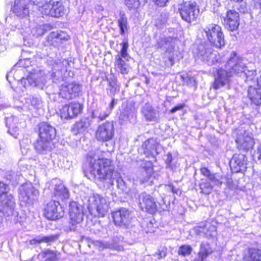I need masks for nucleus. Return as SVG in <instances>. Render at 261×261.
<instances>
[{
    "label": "nucleus",
    "instance_id": "1",
    "mask_svg": "<svg viewBox=\"0 0 261 261\" xmlns=\"http://www.w3.org/2000/svg\"><path fill=\"white\" fill-rule=\"evenodd\" d=\"M87 161L89 163L90 173L94 177L106 184L108 187L114 185L116 180L117 186L122 192L129 194L133 192L127 187L123 179L115 171L111 160L106 158L99 159L93 152L88 154Z\"/></svg>",
    "mask_w": 261,
    "mask_h": 261
},
{
    "label": "nucleus",
    "instance_id": "2",
    "mask_svg": "<svg viewBox=\"0 0 261 261\" xmlns=\"http://www.w3.org/2000/svg\"><path fill=\"white\" fill-rule=\"evenodd\" d=\"M225 67L226 70L220 69L217 71V74L215 78L213 87L215 89H218L223 87L229 81V77L233 74L238 75L245 77L246 81L249 79H252V72H246L245 64L243 62V59L237 55L236 52H231L228 58Z\"/></svg>",
    "mask_w": 261,
    "mask_h": 261
},
{
    "label": "nucleus",
    "instance_id": "3",
    "mask_svg": "<svg viewBox=\"0 0 261 261\" xmlns=\"http://www.w3.org/2000/svg\"><path fill=\"white\" fill-rule=\"evenodd\" d=\"M202 34L204 39L217 48H221L225 44L224 35L221 27L211 23L202 28Z\"/></svg>",
    "mask_w": 261,
    "mask_h": 261
},
{
    "label": "nucleus",
    "instance_id": "4",
    "mask_svg": "<svg viewBox=\"0 0 261 261\" xmlns=\"http://www.w3.org/2000/svg\"><path fill=\"white\" fill-rule=\"evenodd\" d=\"M88 208L91 214L103 217L108 213L109 206L105 198L98 194H93L88 199Z\"/></svg>",
    "mask_w": 261,
    "mask_h": 261
},
{
    "label": "nucleus",
    "instance_id": "5",
    "mask_svg": "<svg viewBox=\"0 0 261 261\" xmlns=\"http://www.w3.org/2000/svg\"><path fill=\"white\" fill-rule=\"evenodd\" d=\"M114 126L113 121H107L100 124L95 132L96 139L102 143H106L108 146V142L111 144V150H113V143H110L114 136Z\"/></svg>",
    "mask_w": 261,
    "mask_h": 261
},
{
    "label": "nucleus",
    "instance_id": "6",
    "mask_svg": "<svg viewBox=\"0 0 261 261\" xmlns=\"http://www.w3.org/2000/svg\"><path fill=\"white\" fill-rule=\"evenodd\" d=\"M178 10L182 19L189 23L195 20L199 12L196 3L191 2L184 3Z\"/></svg>",
    "mask_w": 261,
    "mask_h": 261
},
{
    "label": "nucleus",
    "instance_id": "7",
    "mask_svg": "<svg viewBox=\"0 0 261 261\" xmlns=\"http://www.w3.org/2000/svg\"><path fill=\"white\" fill-rule=\"evenodd\" d=\"M70 220L69 222V230H75L77 225L83 220L84 214L83 207L75 202H72L69 205Z\"/></svg>",
    "mask_w": 261,
    "mask_h": 261
},
{
    "label": "nucleus",
    "instance_id": "8",
    "mask_svg": "<svg viewBox=\"0 0 261 261\" xmlns=\"http://www.w3.org/2000/svg\"><path fill=\"white\" fill-rule=\"evenodd\" d=\"M236 142L239 150L247 151L254 145L252 133L250 129L239 130L237 133Z\"/></svg>",
    "mask_w": 261,
    "mask_h": 261
},
{
    "label": "nucleus",
    "instance_id": "9",
    "mask_svg": "<svg viewBox=\"0 0 261 261\" xmlns=\"http://www.w3.org/2000/svg\"><path fill=\"white\" fill-rule=\"evenodd\" d=\"M82 88V85L75 82L65 83L60 88L59 96L67 100L75 98L80 95Z\"/></svg>",
    "mask_w": 261,
    "mask_h": 261
},
{
    "label": "nucleus",
    "instance_id": "10",
    "mask_svg": "<svg viewBox=\"0 0 261 261\" xmlns=\"http://www.w3.org/2000/svg\"><path fill=\"white\" fill-rule=\"evenodd\" d=\"M44 214L48 220H56L63 216L64 211L58 201L52 200L46 204Z\"/></svg>",
    "mask_w": 261,
    "mask_h": 261
},
{
    "label": "nucleus",
    "instance_id": "11",
    "mask_svg": "<svg viewBox=\"0 0 261 261\" xmlns=\"http://www.w3.org/2000/svg\"><path fill=\"white\" fill-rule=\"evenodd\" d=\"M194 54H197L198 58L203 61H206L210 63L217 62V60L214 61L216 55L212 53V49L207 43H200L194 50Z\"/></svg>",
    "mask_w": 261,
    "mask_h": 261
},
{
    "label": "nucleus",
    "instance_id": "12",
    "mask_svg": "<svg viewBox=\"0 0 261 261\" xmlns=\"http://www.w3.org/2000/svg\"><path fill=\"white\" fill-rule=\"evenodd\" d=\"M82 105L77 102H71L64 105L60 110L61 118L68 119L76 117L82 110Z\"/></svg>",
    "mask_w": 261,
    "mask_h": 261
},
{
    "label": "nucleus",
    "instance_id": "13",
    "mask_svg": "<svg viewBox=\"0 0 261 261\" xmlns=\"http://www.w3.org/2000/svg\"><path fill=\"white\" fill-rule=\"evenodd\" d=\"M15 202L12 194L9 193L0 198V212L6 216L14 214Z\"/></svg>",
    "mask_w": 261,
    "mask_h": 261
},
{
    "label": "nucleus",
    "instance_id": "14",
    "mask_svg": "<svg viewBox=\"0 0 261 261\" xmlns=\"http://www.w3.org/2000/svg\"><path fill=\"white\" fill-rule=\"evenodd\" d=\"M113 218L116 225L127 227L132 219L130 211L125 208H121L113 213Z\"/></svg>",
    "mask_w": 261,
    "mask_h": 261
},
{
    "label": "nucleus",
    "instance_id": "15",
    "mask_svg": "<svg viewBox=\"0 0 261 261\" xmlns=\"http://www.w3.org/2000/svg\"><path fill=\"white\" fill-rule=\"evenodd\" d=\"M139 205L142 210L153 214L157 210L154 199L145 192L142 193L139 197Z\"/></svg>",
    "mask_w": 261,
    "mask_h": 261
},
{
    "label": "nucleus",
    "instance_id": "16",
    "mask_svg": "<svg viewBox=\"0 0 261 261\" xmlns=\"http://www.w3.org/2000/svg\"><path fill=\"white\" fill-rule=\"evenodd\" d=\"M177 41L178 40L176 38L161 36L156 40L155 47L157 48H161L166 53L170 54L174 51Z\"/></svg>",
    "mask_w": 261,
    "mask_h": 261
},
{
    "label": "nucleus",
    "instance_id": "17",
    "mask_svg": "<svg viewBox=\"0 0 261 261\" xmlns=\"http://www.w3.org/2000/svg\"><path fill=\"white\" fill-rule=\"evenodd\" d=\"M42 13L54 17H59L64 14V8L61 2H54L51 5L43 6Z\"/></svg>",
    "mask_w": 261,
    "mask_h": 261
},
{
    "label": "nucleus",
    "instance_id": "18",
    "mask_svg": "<svg viewBox=\"0 0 261 261\" xmlns=\"http://www.w3.org/2000/svg\"><path fill=\"white\" fill-rule=\"evenodd\" d=\"M224 24L226 28L233 32L238 30L239 22V14L234 10H228L224 17Z\"/></svg>",
    "mask_w": 261,
    "mask_h": 261
},
{
    "label": "nucleus",
    "instance_id": "19",
    "mask_svg": "<svg viewBox=\"0 0 261 261\" xmlns=\"http://www.w3.org/2000/svg\"><path fill=\"white\" fill-rule=\"evenodd\" d=\"M20 195L23 201L30 203L35 199L38 195V192L31 183H25L20 189Z\"/></svg>",
    "mask_w": 261,
    "mask_h": 261
},
{
    "label": "nucleus",
    "instance_id": "20",
    "mask_svg": "<svg viewBox=\"0 0 261 261\" xmlns=\"http://www.w3.org/2000/svg\"><path fill=\"white\" fill-rule=\"evenodd\" d=\"M11 11L17 17L24 18L29 15V3L27 0H15Z\"/></svg>",
    "mask_w": 261,
    "mask_h": 261
},
{
    "label": "nucleus",
    "instance_id": "21",
    "mask_svg": "<svg viewBox=\"0 0 261 261\" xmlns=\"http://www.w3.org/2000/svg\"><path fill=\"white\" fill-rule=\"evenodd\" d=\"M159 143L155 139L150 138L143 143L140 150H142L143 153L146 156L149 155L155 156L159 154Z\"/></svg>",
    "mask_w": 261,
    "mask_h": 261
},
{
    "label": "nucleus",
    "instance_id": "22",
    "mask_svg": "<svg viewBox=\"0 0 261 261\" xmlns=\"http://www.w3.org/2000/svg\"><path fill=\"white\" fill-rule=\"evenodd\" d=\"M39 138L52 141L56 136L55 128L50 124L43 122L39 124Z\"/></svg>",
    "mask_w": 261,
    "mask_h": 261
},
{
    "label": "nucleus",
    "instance_id": "23",
    "mask_svg": "<svg viewBox=\"0 0 261 261\" xmlns=\"http://www.w3.org/2000/svg\"><path fill=\"white\" fill-rule=\"evenodd\" d=\"M8 132L15 138H17L20 132V126L18 118L13 115L8 116L5 119Z\"/></svg>",
    "mask_w": 261,
    "mask_h": 261
},
{
    "label": "nucleus",
    "instance_id": "24",
    "mask_svg": "<svg viewBox=\"0 0 261 261\" xmlns=\"http://www.w3.org/2000/svg\"><path fill=\"white\" fill-rule=\"evenodd\" d=\"M69 38L68 34L62 31L51 32L46 38V41L49 45L55 47L59 46L63 40H67Z\"/></svg>",
    "mask_w": 261,
    "mask_h": 261
},
{
    "label": "nucleus",
    "instance_id": "25",
    "mask_svg": "<svg viewBox=\"0 0 261 261\" xmlns=\"http://www.w3.org/2000/svg\"><path fill=\"white\" fill-rule=\"evenodd\" d=\"M34 147L37 153L46 154L52 150L54 146L52 141L39 138L34 143Z\"/></svg>",
    "mask_w": 261,
    "mask_h": 261
},
{
    "label": "nucleus",
    "instance_id": "26",
    "mask_svg": "<svg viewBox=\"0 0 261 261\" xmlns=\"http://www.w3.org/2000/svg\"><path fill=\"white\" fill-rule=\"evenodd\" d=\"M136 111L134 105L132 102L123 103L122 105V110L119 115L120 121L125 122L128 121L133 117Z\"/></svg>",
    "mask_w": 261,
    "mask_h": 261
},
{
    "label": "nucleus",
    "instance_id": "27",
    "mask_svg": "<svg viewBox=\"0 0 261 261\" xmlns=\"http://www.w3.org/2000/svg\"><path fill=\"white\" fill-rule=\"evenodd\" d=\"M247 158L243 154H236L233 155L230 161V164L235 169L236 171H241L246 168Z\"/></svg>",
    "mask_w": 261,
    "mask_h": 261
},
{
    "label": "nucleus",
    "instance_id": "28",
    "mask_svg": "<svg viewBox=\"0 0 261 261\" xmlns=\"http://www.w3.org/2000/svg\"><path fill=\"white\" fill-rule=\"evenodd\" d=\"M141 113L147 121H156L158 120V114L148 103H145L142 108Z\"/></svg>",
    "mask_w": 261,
    "mask_h": 261
},
{
    "label": "nucleus",
    "instance_id": "29",
    "mask_svg": "<svg viewBox=\"0 0 261 261\" xmlns=\"http://www.w3.org/2000/svg\"><path fill=\"white\" fill-rule=\"evenodd\" d=\"M53 194L55 197L61 200L67 199L69 196L67 189L60 181H58L55 184Z\"/></svg>",
    "mask_w": 261,
    "mask_h": 261
},
{
    "label": "nucleus",
    "instance_id": "30",
    "mask_svg": "<svg viewBox=\"0 0 261 261\" xmlns=\"http://www.w3.org/2000/svg\"><path fill=\"white\" fill-rule=\"evenodd\" d=\"M153 173V169L151 167L142 168L138 172L136 178L134 181L140 184H143L147 182L151 177Z\"/></svg>",
    "mask_w": 261,
    "mask_h": 261
},
{
    "label": "nucleus",
    "instance_id": "31",
    "mask_svg": "<svg viewBox=\"0 0 261 261\" xmlns=\"http://www.w3.org/2000/svg\"><path fill=\"white\" fill-rule=\"evenodd\" d=\"M248 96L251 101L256 106L261 105V87H249Z\"/></svg>",
    "mask_w": 261,
    "mask_h": 261
},
{
    "label": "nucleus",
    "instance_id": "32",
    "mask_svg": "<svg viewBox=\"0 0 261 261\" xmlns=\"http://www.w3.org/2000/svg\"><path fill=\"white\" fill-rule=\"evenodd\" d=\"M59 239L58 234H51L49 236H38L30 241V243L32 245L40 244L42 243H45L48 244L55 242Z\"/></svg>",
    "mask_w": 261,
    "mask_h": 261
},
{
    "label": "nucleus",
    "instance_id": "33",
    "mask_svg": "<svg viewBox=\"0 0 261 261\" xmlns=\"http://www.w3.org/2000/svg\"><path fill=\"white\" fill-rule=\"evenodd\" d=\"M90 125V120L87 118H83L73 125L72 129V132L76 135L84 133Z\"/></svg>",
    "mask_w": 261,
    "mask_h": 261
},
{
    "label": "nucleus",
    "instance_id": "34",
    "mask_svg": "<svg viewBox=\"0 0 261 261\" xmlns=\"http://www.w3.org/2000/svg\"><path fill=\"white\" fill-rule=\"evenodd\" d=\"M107 80L108 82V93L111 96H114L120 91L117 79L113 75H110L107 77Z\"/></svg>",
    "mask_w": 261,
    "mask_h": 261
},
{
    "label": "nucleus",
    "instance_id": "35",
    "mask_svg": "<svg viewBox=\"0 0 261 261\" xmlns=\"http://www.w3.org/2000/svg\"><path fill=\"white\" fill-rule=\"evenodd\" d=\"M115 68L121 74H126L129 70L128 65L122 59L119 55L115 57Z\"/></svg>",
    "mask_w": 261,
    "mask_h": 261
},
{
    "label": "nucleus",
    "instance_id": "36",
    "mask_svg": "<svg viewBox=\"0 0 261 261\" xmlns=\"http://www.w3.org/2000/svg\"><path fill=\"white\" fill-rule=\"evenodd\" d=\"M243 259L244 261H261V250L250 249L245 253Z\"/></svg>",
    "mask_w": 261,
    "mask_h": 261
},
{
    "label": "nucleus",
    "instance_id": "37",
    "mask_svg": "<svg viewBox=\"0 0 261 261\" xmlns=\"http://www.w3.org/2000/svg\"><path fill=\"white\" fill-rule=\"evenodd\" d=\"M156 226V224L154 219H144L141 224V227L146 233L153 232Z\"/></svg>",
    "mask_w": 261,
    "mask_h": 261
},
{
    "label": "nucleus",
    "instance_id": "38",
    "mask_svg": "<svg viewBox=\"0 0 261 261\" xmlns=\"http://www.w3.org/2000/svg\"><path fill=\"white\" fill-rule=\"evenodd\" d=\"M40 255L45 258V261H57L60 253L57 250L46 249L42 251Z\"/></svg>",
    "mask_w": 261,
    "mask_h": 261
},
{
    "label": "nucleus",
    "instance_id": "39",
    "mask_svg": "<svg viewBox=\"0 0 261 261\" xmlns=\"http://www.w3.org/2000/svg\"><path fill=\"white\" fill-rule=\"evenodd\" d=\"M213 251L214 250L209 244L202 242L200 245L198 257H202V258H205L209 255L212 254Z\"/></svg>",
    "mask_w": 261,
    "mask_h": 261
},
{
    "label": "nucleus",
    "instance_id": "40",
    "mask_svg": "<svg viewBox=\"0 0 261 261\" xmlns=\"http://www.w3.org/2000/svg\"><path fill=\"white\" fill-rule=\"evenodd\" d=\"M110 111L108 109L102 110L100 107L96 108L92 113L93 118H97L99 121H102L106 119L110 115Z\"/></svg>",
    "mask_w": 261,
    "mask_h": 261
},
{
    "label": "nucleus",
    "instance_id": "41",
    "mask_svg": "<svg viewBox=\"0 0 261 261\" xmlns=\"http://www.w3.org/2000/svg\"><path fill=\"white\" fill-rule=\"evenodd\" d=\"M118 22L120 31V34L123 35L125 33V31L127 30V18L125 14L122 11L120 12Z\"/></svg>",
    "mask_w": 261,
    "mask_h": 261
},
{
    "label": "nucleus",
    "instance_id": "42",
    "mask_svg": "<svg viewBox=\"0 0 261 261\" xmlns=\"http://www.w3.org/2000/svg\"><path fill=\"white\" fill-rule=\"evenodd\" d=\"M51 27L49 24H44L42 25L37 26L33 30L34 35L37 37L43 35L46 32L50 30Z\"/></svg>",
    "mask_w": 261,
    "mask_h": 261
},
{
    "label": "nucleus",
    "instance_id": "43",
    "mask_svg": "<svg viewBox=\"0 0 261 261\" xmlns=\"http://www.w3.org/2000/svg\"><path fill=\"white\" fill-rule=\"evenodd\" d=\"M222 175L219 173H213L208 179L213 187H220L222 185Z\"/></svg>",
    "mask_w": 261,
    "mask_h": 261
},
{
    "label": "nucleus",
    "instance_id": "44",
    "mask_svg": "<svg viewBox=\"0 0 261 261\" xmlns=\"http://www.w3.org/2000/svg\"><path fill=\"white\" fill-rule=\"evenodd\" d=\"M129 9L137 8L141 4L144 5L147 0H123Z\"/></svg>",
    "mask_w": 261,
    "mask_h": 261
},
{
    "label": "nucleus",
    "instance_id": "45",
    "mask_svg": "<svg viewBox=\"0 0 261 261\" xmlns=\"http://www.w3.org/2000/svg\"><path fill=\"white\" fill-rule=\"evenodd\" d=\"M199 187L201 192L206 195L209 194L214 187L209 181H202L200 183Z\"/></svg>",
    "mask_w": 261,
    "mask_h": 261
},
{
    "label": "nucleus",
    "instance_id": "46",
    "mask_svg": "<svg viewBox=\"0 0 261 261\" xmlns=\"http://www.w3.org/2000/svg\"><path fill=\"white\" fill-rule=\"evenodd\" d=\"M27 100L28 102L30 103L36 109H39L42 105L41 98L39 96H30Z\"/></svg>",
    "mask_w": 261,
    "mask_h": 261
},
{
    "label": "nucleus",
    "instance_id": "47",
    "mask_svg": "<svg viewBox=\"0 0 261 261\" xmlns=\"http://www.w3.org/2000/svg\"><path fill=\"white\" fill-rule=\"evenodd\" d=\"M192 250L193 249L191 246L188 245H184L181 246L179 247L178 250V254L179 255L186 256L187 255H189L190 254H191Z\"/></svg>",
    "mask_w": 261,
    "mask_h": 261
},
{
    "label": "nucleus",
    "instance_id": "48",
    "mask_svg": "<svg viewBox=\"0 0 261 261\" xmlns=\"http://www.w3.org/2000/svg\"><path fill=\"white\" fill-rule=\"evenodd\" d=\"M122 45V48L120 50V56L122 59H124L125 60L128 61V58H129L128 53H127V50L128 47V44L127 41H123L121 43Z\"/></svg>",
    "mask_w": 261,
    "mask_h": 261
},
{
    "label": "nucleus",
    "instance_id": "49",
    "mask_svg": "<svg viewBox=\"0 0 261 261\" xmlns=\"http://www.w3.org/2000/svg\"><path fill=\"white\" fill-rule=\"evenodd\" d=\"M9 188L8 185L0 182V198H3L5 195L9 194Z\"/></svg>",
    "mask_w": 261,
    "mask_h": 261
},
{
    "label": "nucleus",
    "instance_id": "50",
    "mask_svg": "<svg viewBox=\"0 0 261 261\" xmlns=\"http://www.w3.org/2000/svg\"><path fill=\"white\" fill-rule=\"evenodd\" d=\"M167 254V248L165 247H163L161 250H159V251L155 252L154 254V256H157L158 259H161L165 257Z\"/></svg>",
    "mask_w": 261,
    "mask_h": 261
},
{
    "label": "nucleus",
    "instance_id": "51",
    "mask_svg": "<svg viewBox=\"0 0 261 261\" xmlns=\"http://www.w3.org/2000/svg\"><path fill=\"white\" fill-rule=\"evenodd\" d=\"M172 161V157L171 153L169 152L167 154V158L166 159V164L167 168H168L171 170H173V166L171 164Z\"/></svg>",
    "mask_w": 261,
    "mask_h": 261
},
{
    "label": "nucleus",
    "instance_id": "52",
    "mask_svg": "<svg viewBox=\"0 0 261 261\" xmlns=\"http://www.w3.org/2000/svg\"><path fill=\"white\" fill-rule=\"evenodd\" d=\"M103 247L106 248L114 249L118 251H121L122 249V247L119 246H115L113 244H111L108 243H105L103 244Z\"/></svg>",
    "mask_w": 261,
    "mask_h": 261
},
{
    "label": "nucleus",
    "instance_id": "53",
    "mask_svg": "<svg viewBox=\"0 0 261 261\" xmlns=\"http://www.w3.org/2000/svg\"><path fill=\"white\" fill-rule=\"evenodd\" d=\"M201 173L202 175L206 176L208 179L212 175L213 173H211L210 171L205 167H203L200 169Z\"/></svg>",
    "mask_w": 261,
    "mask_h": 261
},
{
    "label": "nucleus",
    "instance_id": "54",
    "mask_svg": "<svg viewBox=\"0 0 261 261\" xmlns=\"http://www.w3.org/2000/svg\"><path fill=\"white\" fill-rule=\"evenodd\" d=\"M25 81L28 82V83L32 86H35V87H38L39 86V84L37 83L36 81H35L34 79H33L31 77H30L28 78L27 79L25 80Z\"/></svg>",
    "mask_w": 261,
    "mask_h": 261
},
{
    "label": "nucleus",
    "instance_id": "55",
    "mask_svg": "<svg viewBox=\"0 0 261 261\" xmlns=\"http://www.w3.org/2000/svg\"><path fill=\"white\" fill-rule=\"evenodd\" d=\"M252 4L257 9H261V0H252Z\"/></svg>",
    "mask_w": 261,
    "mask_h": 261
},
{
    "label": "nucleus",
    "instance_id": "56",
    "mask_svg": "<svg viewBox=\"0 0 261 261\" xmlns=\"http://www.w3.org/2000/svg\"><path fill=\"white\" fill-rule=\"evenodd\" d=\"M184 105H181V104L178 105L174 107V108H173L170 110V112L171 113H174L176 111L181 110L182 109L184 108Z\"/></svg>",
    "mask_w": 261,
    "mask_h": 261
},
{
    "label": "nucleus",
    "instance_id": "57",
    "mask_svg": "<svg viewBox=\"0 0 261 261\" xmlns=\"http://www.w3.org/2000/svg\"><path fill=\"white\" fill-rule=\"evenodd\" d=\"M155 4L160 7H163L165 6L166 3L168 0H154Z\"/></svg>",
    "mask_w": 261,
    "mask_h": 261
},
{
    "label": "nucleus",
    "instance_id": "58",
    "mask_svg": "<svg viewBox=\"0 0 261 261\" xmlns=\"http://www.w3.org/2000/svg\"><path fill=\"white\" fill-rule=\"evenodd\" d=\"M116 103V100L115 98H113L112 101L109 104L108 108L107 109L110 111V113H111V111L113 109Z\"/></svg>",
    "mask_w": 261,
    "mask_h": 261
},
{
    "label": "nucleus",
    "instance_id": "59",
    "mask_svg": "<svg viewBox=\"0 0 261 261\" xmlns=\"http://www.w3.org/2000/svg\"><path fill=\"white\" fill-rule=\"evenodd\" d=\"M169 188L173 193L178 194V193L180 194L181 193L178 189H176L173 186H170Z\"/></svg>",
    "mask_w": 261,
    "mask_h": 261
},
{
    "label": "nucleus",
    "instance_id": "60",
    "mask_svg": "<svg viewBox=\"0 0 261 261\" xmlns=\"http://www.w3.org/2000/svg\"><path fill=\"white\" fill-rule=\"evenodd\" d=\"M35 5H40L44 2H48V0H32Z\"/></svg>",
    "mask_w": 261,
    "mask_h": 261
},
{
    "label": "nucleus",
    "instance_id": "61",
    "mask_svg": "<svg viewBox=\"0 0 261 261\" xmlns=\"http://www.w3.org/2000/svg\"><path fill=\"white\" fill-rule=\"evenodd\" d=\"M240 12L245 13L247 11L246 6L245 4L242 5V6H240V8L239 9Z\"/></svg>",
    "mask_w": 261,
    "mask_h": 261
},
{
    "label": "nucleus",
    "instance_id": "62",
    "mask_svg": "<svg viewBox=\"0 0 261 261\" xmlns=\"http://www.w3.org/2000/svg\"><path fill=\"white\" fill-rule=\"evenodd\" d=\"M169 60L170 62L171 65L172 66L174 64V58L173 56H170L169 57Z\"/></svg>",
    "mask_w": 261,
    "mask_h": 261
},
{
    "label": "nucleus",
    "instance_id": "63",
    "mask_svg": "<svg viewBox=\"0 0 261 261\" xmlns=\"http://www.w3.org/2000/svg\"><path fill=\"white\" fill-rule=\"evenodd\" d=\"M257 87H261V76L257 80Z\"/></svg>",
    "mask_w": 261,
    "mask_h": 261
},
{
    "label": "nucleus",
    "instance_id": "64",
    "mask_svg": "<svg viewBox=\"0 0 261 261\" xmlns=\"http://www.w3.org/2000/svg\"><path fill=\"white\" fill-rule=\"evenodd\" d=\"M9 177H8V176H7V178L9 180H12V179H13V177H11V176H12L11 174H10H10H9Z\"/></svg>",
    "mask_w": 261,
    "mask_h": 261
}]
</instances>
